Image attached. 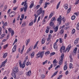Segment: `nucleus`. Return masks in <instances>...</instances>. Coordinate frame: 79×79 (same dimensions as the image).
<instances>
[{
    "label": "nucleus",
    "mask_w": 79,
    "mask_h": 79,
    "mask_svg": "<svg viewBox=\"0 0 79 79\" xmlns=\"http://www.w3.org/2000/svg\"><path fill=\"white\" fill-rule=\"evenodd\" d=\"M24 10V11L25 12H26V10H27V8H26V7H23Z\"/></svg>",
    "instance_id": "58"
},
{
    "label": "nucleus",
    "mask_w": 79,
    "mask_h": 79,
    "mask_svg": "<svg viewBox=\"0 0 79 79\" xmlns=\"http://www.w3.org/2000/svg\"><path fill=\"white\" fill-rule=\"evenodd\" d=\"M24 47H25V46H24V45H23L22 46L21 49L20 48H19L18 49V52L20 53L21 54H23V51H24Z\"/></svg>",
    "instance_id": "3"
},
{
    "label": "nucleus",
    "mask_w": 79,
    "mask_h": 79,
    "mask_svg": "<svg viewBox=\"0 0 79 79\" xmlns=\"http://www.w3.org/2000/svg\"><path fill=\"white\" fill-rule=\"evenodd\" d=\"M30 39H28L26 40L25 41V44H26V45H27L28 44H29V43L30 42Z\"/></svg>",
    "instance_id": "15"
},
{
    "label": "nucleus",
    "mask_w": 79,
    "mask_h": 79,
    "mask_svg": "<svg viewBox=\"0 0 79 79\" xmlns=\"http://www.w3.org/2000/svg\"><path fill=\"white\" fill-rule=\"evenodd\" d=\"M77 47H76L73 50V52L74 53H76V52H77Z\"/></svg>",
    "instance_id": "24"
},
{
    "label": "nucleus",
    "mask_w": 79,
    "mask_h": 79,
    "mask_svg": "<svg viewBox=\"0 0 79 79\" xmlns=\"http://www.w3.org/2000/svg\"><path fill=\"white\" fill-rule=\"evenodd\" d=\"M25 59L26 60L23 61V64H22L21 62H19V64L20 68H24L25 67V66L26 65V60L28 59V56H26L25 57Z\"/></svg>",
    "instance_id": "1"
},
{
    "label": "nucleus",
    "mask_w": 79,
    "mask_h": 79,
    "mask_svg": "<svg viewBox=\"0 0 79 79\" xmlns=\"http://www.w3.org/2000/svg\"><path fill=\"white\" fill-rule=\"evenodd\" d=\"M31 3H31V4L29 6V8L30 9L32 8V6H34V3L33 2H31Z\"/></svg>",
    "instance_id": "19"
},
{
    "label": "nucleus",
    "mask_w": 79,
    "mask_h": 79,
    "mask_svg": "<svg viewBox=\"0 0 79 79\" xmlns=\"http://www.w3.org/2000/svg\"><path fill=\"white\" fill-rule=\"evenodd\" d=\"M71 44H69L68 46L66 48V50L64 51V52H66V51L67 50L68 51L67 52H69V51L70 50V49H71Z\"/></svg>",
    "instance_id": "7"
},
{
    "label": "nucleus",
    "mask_w": 79,
    "mask_h": 79,
    "mask_svg": "<svg viewBox=\"0 0 79 79\" xmlns=\"http://www.w3.org/2000/svg\"><path fill=\"white\" fill-rule=\"evenodd\" d=\"M71 7H70L68 9L67 11V13H70V12L71 11Z\"/></svg>",
    "instance_id": "31"
},
{
    "label": "nucleus",
    "mask_w": 79,
    "mask_h": 79,
    "mask_svg": "<svg viewBox=\"0 0 79 79\" xmlns=\"http://www.w3.org/2000/svg\"><path fill=\"white\" fill-rule=\"evenodd\" d=\"M45 40H45V38H43L42 40L41 44H44L45 42Z\"/></svg>",
    "instance_id": "16"
},
{
    "label": "nucleus",
    "mask_w": 79,
    "mask_h": 79,
    "mask_svg": "<svg viewBox=\"0 0 79 79\" xmlns=\"http://www.w3.org/2000/svg\"><path fill=\"white\" fill-rule=\"evenodd\" d=\"M60 3H61V2H59L57 4V6H56V9H58V8H59V7H60Z\"/></svg>",
    "instance_id": "34"
},
{
    "label": "nucleus",
    "mask_w": 79,
    "mask_h": 79,
    "mask_svg": "<svg viewBox=\"0 0 79 79\" xmlns=\"http://www.w3.org/2000/svg\"><path fill=\"white\" fill-rule=\"evenodd\" d=\"M25 8H27V2H26V1H25V4L24 5Z\"/></svg>",
    "instance_id": "39"
},
{
    "label": "nucleus",
    "mask_w": 79,
    "mask_h": 79,
    "mask_svg": "<svg viewBox=\"0 0 79 79\" xmlns=\"http://www.w3.org/2000/svg\"><path fill=\"white\" fill-rule=\"evenodd\" d=\"M67 36H68V35H67V34H65V35H64V39H66V37H67Z\"/></svg>",
    "instance_id": "60"
},
{
    "label": "nucleus",
    "mask_w": 79,
    "mask_h": 79,
    "mask_svg": "<svg viewBox=\"0 0 79 79\" xmlns=\"http://www.w3.org/2000/svg\"><path fill=\"white\" fill-rule=\"evenodd\" d=\"M74 15H76L77 16H78L79 15V12H77L74 13Z\"/></svg>",
    "instance_id": "42"
},
{
    "label": "nucleus",
    "mask_w": 79,
    "mask_h": 79,
    "mask_svg": "<svg viewBox=\"0 0 79 79\" xmlns=\"http://www.w3.org/2000/svg\"><path fill=\"white\" fill-rule=\"evenodd\" d=\"M42 12V8L40 7L37 11V13L38 15H39Z\"/></svg>",
    "instance_id": "6"
},
{
    "label": "nucleus",
    "mask_w": 79,
    "mask_h": 79,
    "mask_svg": "<svg viewBox=\"0 0 79 79\" xmlns=\"http://www.w3.org/2000/svg\"><path fill=\"white\" fill-rule=\"evenodd\" d=\"M7 47H8V44H6L3 46V48L4 49H6V48H7Z\"/></svg>",
    "instance_id": "48"
},
{
    "label": "nucleus",
    "mask_w": 79,
    "mask_h": 79,
    "mask_svg": "<svg viewBox=\"0 0 79 79\" xmlns=\"http://www.w3.org/2000/svg\"><path fill=\"white\" fill-rule=\"evenodd\" d=\"M64 54H62L61 55L60 58V59L63 60V59H64Z\"/></svg>",
    "instance_id": "25"
},
{
    "label": "nucleus",
    "mask_w": 79,
    "mask_h": 79,
    "mask_svg": "<svg viewBox=\"0 0 79 79\" xmlns=\"http://www.w3.org/2000/svg\"><path fill=\"white\" fill-rule=\"evenodd\" d=\"M79 2V0H78L77 2H76L75 3V5H77V4H78Z\"/></svg>",
    "instance_id": "63"
},
{
    "label": "nucleus",
    "mask_w": 79,
    "mask_h": 79,
    "mask_svg": "<svg viewBox=\"0 0 79 79\" xmlns=\"http://www.w3.org/2000/svg\"><path fill=\"white\" fill-rule=\"evenodd\" d=\"M55 55V52H52L50 54L51 56H53V55Z\"/></svg>",
    "instance_id": "49"
},
{
    "label": "nucleus",
    "mask_w": 79,
    "mask_h": 79,
    "mask_svg": "<svg viewBox=\"0 0 79 79\" xmlns=\"http://www.w3.org/2000/svg\"><path fill=\"white\" fill-rule=\"evenodd\" d=\"M18 41V39H16L15 40L13 44V45H14V44H15V43L17 42Z\"/></svg>",
    "instance_id": "47"
},
{
    "label": "nucleus",
    "mask_w": 79,
    "mask_h": 79,
    "mask_svg": "<svg viewBox=\"0 0 79 79\" xmlns=\"http://www.w3.org/2000/svg\"><path fill=\"white\" fill-rule=\"evenodd\" d=\"M18 69H13V73H16L18 72Z\"/></svg>",
    "instance_id": "35"
},
{
    "label": "nucleus",
    "mask_w": 79,
    "mask_h": 79,
    "mask_svg": "<svg viewBox=\"0 0 79 79\" xmlns=\"http://www.w3.org/2000/svg\"><path fill=\"white\" fill-rule=\"evenodd\" d=\"M8 31L9 32H12V31H14L13 30H12V29L10 28H9L8 29Z\"/></svg>",
    "instance_id": "45"
},
{
    "label": "nucleus",
    "mask_w": 79,
    "mask_h": 79,
    "mask_svg": "<svg viewBox=\"0 0 79 79\" xmlns=\"http://www.w3.org/2000/svg\"><path fill=\"white\" fill-rule=\"evenodd\" d=\"M70 62H73V59L71 56H70Z\"/></svg>",
    "instance_id": "29"
},
{
    "label": "nucleus",
    "mask_w": 79,
    "mask_h": 79,
    "mask_svg": "<svg viewBox=\"0 0 79 79\" xmlns=\"http://www.w3.org/2000/svg\"><path fill=\"white\" fill-rule=\"evenodd\" d=\"M46 19H44V20L43 21L42 23H43V24H45V22H46Z\"/></svg>",
    "instance_id": "55"
},
{
    "label": "nucleus",
    "mask_w": 79,
    "mask_h": 79,
    "mask_svg": "<svg viewBox=\"0 0 79 79\" xmlns=\"http://www.w3.org/2000/svg\"><path fill=\"white\" fill-rule=\"evenodd\" d=\"M45 75H42L41 76V79H43L45 78Z\"/></svg>",
    "instance_id": "44"
},
{
    "label": "nucleus",
    "mask_w": 79,
    "mask_h": 79,
    "mask_svg": "<svg viewBox=\"0 0 79 79\" xmlns=\"http://www.w3.org/2000/svg\"><path fill=\"white\" fill-rule=\"evenodd\" d=\"M65 50V47L63 46L61 47L60 52L61 53H62V52H64Z\"/></svg>",
    "instance_id": "11"
},
{
    "label": "nucleus",
    "mask_w": 79,
    "mask_h": 79,
    "mask_svg": "<svg viewBox=\"0 0 79 79\" xmlns=\"http://www.w3.org/2000/svg\"><path fill=\"white\" fill-rule=\"evenodd\" d=\"M7 62V59H6L5 60L4 62H2V64L1 65V68L2 67H3V66H5V63Z\"/></svg>",
    "instance_id": "8"
},
{
    "label": "nucleus",
    "mask_w": 79,
    "mask_h": 79,
    "mask_svg": "<svg viewBox=\"0 0 79 79\" xmlns=\"http://www.w3.org/2000/svg\"><path fill=\"white\" fill-rule=\"evenodd\" d=\"M58 30V26H56L55 28H54V32H56Z\"/></svg>",
    "instance_id": "14"
},
{
    "label": "nucleus",
    "mask_w": 79,
    "mask_h": 79,
    "mask_svg": "<svg viewBox=\"0 0 79 79\" xmlns=\"http://www.w3.org/2000/svg\"><path fill=\"white\" fill-rule=\"evenodd\" d=\"M64 7L65 10H67L68 8V5L67 4H65L64 5Z\"/></svg>",
    "instance_id": "18"
},
{
    "label": "nucleus",
    "mask_w": 79,
    "mask_h": 79,
    "mask_svg": "<svg viewBox=\"0 0 79 79\" xmlns=\"http://www.w3.org/2000/svg\"><path fill=\"white\" fill-rule=\"evenodd\" d=\"M78 43V40H76L74 43V44H77Z\"/></svg>",
    "instance_id": "57"
},
{
    "label": "nucleus",
    "mask_w": 79,
    "mask_h": 79,
    "mask_svg": "<svg viewBox=\"0 0 79 79\" xmlns=\"http://www.w3.org/2000/svg\"><path fill=\"white\" fill-rule=\"evenodd\" d=\"M53 65L54 66H56L57 65V63H58V61L56 59H54L53 62Z\"/></svg>",
    "instance_id": "9"
},
{
    "label": "nucleus",
    "mask_w": 79,
    "mask_h": 79,
    "mask_svg": "<svg viewBox=\"0 0 79 79\" xmlns=\"http://www.w3.org/2000/svg\"><path fill=\"white\" fill-rule=\"evenodd\" d=\"M11 36H13L15 34V32H14V30L12 31V32H11Z\"/></svg>",
    "instance_id": "50"
},
{
    "label": "nucleus",
    "mask_w": 79,
    "mask_h": 79,
    "mask_svg": "<svg viewBox=\"0 0 79 79\" xmlns=\"http://www.w3.org/2000/svg\"><path fill=\"white\" fill-rule=\"evenodd\" d=\"M60 60L59 61V65H61L63 63V60L60 59Z\"/></svg>",
    "instance_id": "22"
},
{
    "label": "nucleus",
    "mask_w": 79,
    "mask_h": 79,
    "mask_svg": "<svg viewBox=\"0 0 79 79\" xmlns=\"http://www.w3.org/2000/svg\"><path fill=\"white\" fill-rule=\"evenodd\" d=\"M16 15V12L14 11H12L9 14V16L10 17H14Z\"/></svg>",
    "instance_id": "4"
},
{
    "label": "nucleus",
    "mask_w": 79,
    "mask_h": 79,
    "mask_svg": "<svg viewBox=\"0 0 79 79\" xmlns=\"http://www.w3.org/2000/svg\"><path fill=\"white\" fill-rule=\"evenodd\" d=\"M77 30H79V22L77 23Z\"/></svg>",
    "instance_id": "43"
},
{
    "label": "nucleus",
    "mask_w": 79,
    "mask_h": 79,
    "mask_svg": "<svg viewBox=\"0 0 79 79\" xmlns=\"http://www.w3.org/2000/svg\"><path fill=\"white\" fill-rule=\"evenodd\" d=\"M35 53L34 52H32V53H31V58H34V54H35Z\"/></svg>",
    "instance_id": "21"
},
{
    "label": "nucleus",
    "mask_w": 79,
    "mask_h": 79,
    "mask_svg": "<svg viewBox=\"0 0 79 79\" xmlns=\"http://www.w3.org/2000/svg\"><path fill=\"white\" fill-rule=\"evenodd\" d=\"M75 31H76V30H75V29H73L72 31V34H75Z\"/></svg>",
    "instance_id": "36"
},
{
    "label": "nucleus",
    "mask_w": 79,
    "mask_h": 79,
    "mask_svg": "<svg viewBox=\"0 0 79 79\" xmlns=\"http://www.w3.org/2000/svg\"><path fill=\"white\" fill-rule=\"evenodd\" d=\"M31 71L29 70L26 73L27 76H30L31 75Z\"/></svg>",
    "instance_id": "10"
},
{
    "label": "nucleus",
    "mask_w": 79,
    "mask_h": 79,
    "mask_svg": "<svg viewBox=\"0 0 79 79\" xmlns=\"http://www.w3.org/2000/svg\"><path fill=\"white\" fill-rule=\"evenodd\" d=\"M63 32H64V30H61L60 32V34H63Z\"/></svg>",
    "instance_id": "41"
},
{
    "label": "nucleus",
    "mask_w": 79,
    "mask_h": 79,
    "mask_svg": "<svg viewBox=\"0 0 79 79\" xmlns=\"http://www.w3.org/2000/svg\"><path fill=\"white\" fill-rule=\"evenodd\" d=\"M49 30H50V28H49L48 27H47L46 29V30L45 31L46 33H47V34H48V32H49Z\"/></svg>",
    "instance_id": "23"
},
{
    "label": "nucleus",
    "mask_w": 79,
    "mask_h": 79,
    "mask_svg": "<svg viewBox=\"0 0 79 79\" xmlns=\"http://www.w3.org/2000/svg\"><path fill=\"white\" fill-rule=\"evenodd\" d=\"M60 66L58 65H57L56 67H55V69H57L58 68H60Z\"/></svg>",
    "instance_id": "56"
},
{
    "label": "nucleus",
    "mask_w": 79,
    "mask_h": 79,
    "mask_svg": "<svg viewBox=\"0 0 79 79\" xmlns=\"http://www.w3.org/2000/svg\"><path fill=\"white\" fill-rule=\"evenodd\" d=\"M48 62V60H45L44 62L43 63V65H44L46 63H47Z\"/></svg>",
    "instance_id": "52"
},
{
    "label": "nucleus",
    "mask_w": 79,
    "mask_h": 79,
    "mask_svg": "<svg viewBox=\"0 0 79 79\" xmlns=\"http://www.w3.org/2000/svg\"><path fill=\"white\" fill-rule=\"evenodd\" d=\"M69 68H70V69H72V68H73V64L72 63H70Z\"/></svg>",
    "instance_id": "37"
},
{
    "label": "nucleus",
    "mask_w": 79,
    "mask_h": 79,
    "mask_svg": "<svg viewBox=\"0 0 79 79\" xmlns=\"http://www.w3.org/2000/svg\"><path fill=\"white\" fill-rule=\"evenodd\" d=\"M32 25H33V22H32V21L29 24V26H32Z\"/></svg>",
    "instance_id": "46"
},
{
    "label": "nucleus",
    "mask_w": 79,
    "mask_h": 79,
    "mask_svg": "<svg viewBox=\"0 0 79 79\" xmlns=\"http://www.w3.org/2000/svg\"><path fill=\"white\" fill-rule=\"evenodd\" d=\"M5 36V35L4 34H2L1 36L0 39H2V38H3Z\"/></svg>",
    "instance_id": "59"
},
{
    "label": "nucleus",
    "mask_w": 79,
    "mask_h": 79,
    "mask_svg": "<svg viewBox=\"0 0 79 79\" xmlns=\"http://www.w3.org/2000/svg\"><path fill=\"white\" fill-rule=\"evenodd\" d=\"M55 21H56V19L55 17H53L51 21L53 22H55Z\"/></svg>",
    "instance_id": "27"
},
{
    "label": "nucleus",
    "mask_w": 79,
    "mask_h": 79,
    "mask_svg": "<svg viewBox=\"0 0 79 79\" xmlns=\"http://www.w3.org/2000/svg\"><path fill=\"white\" fill-rule=\"evenodd\" d=\"M58 71H57L56 72H55L52 75V76L51 77V78H52V77H54V76H56V74H57V73H58Z\"/></svg>",
    "instance_id": "26"
},
{
    "label": "nucleus",
    "mask_w": 79,
    "mask_h": 79,
    "mask_svg": "<svg viewBox=\"0 0 79 79\" xmlns=\"http://www.w3.org/2000/svg\"><path fill=\"white\" fill-rule=\"evenodd\" d=\"M32 50V48H30L27 50V53H28L29 52H30V51H31Z\"/></svg>",
    "instance_id": "38"
},
{
    "label": "nucleus",
    "mask_w": 79,
    "mask_h": 79,
    "mask_svg": "<svg viewBox=\"0 0 79 79\" xmlns=\"http://www.w3.org/2000/svg\"><path fill=\"white\" fill-rule=\"evenodd\" d=\"M22 26H23V27H24L25 26H26V22H24L22 25Z\"/></svg>",
    "instance_id": "51"
},
{
    "label": "nucleus",
    "mask_w": 79,
    "mask_h": 79,
    "mask_svg": "<svg viewBox=\"0 0 79 79\" xmlns=\"http://www.w3.org/2000/svg\"><path fill=\"white\" fill-rule=\"evenodd\" d=\"M61 18V16L60 15L59 16V17L57 19V23H59V24H61V20H62V19Z\"/></svg>",
    "instance_id": "5"
},
{
    "label": "nucleus",
    "mask_w": 79,
    "mask_h": 79,
    "mask_svg": "<svg viewBox=\"0 0 79 79\" xmlns=\"http://www.w3.org/2000/svg\"><path fill=\"white\" fill-rule=\"evenodd\" d=\"M49 54H50V51H48L45 52V56H47V55H49Z\"/></svg>",
    "instance_id": "28"
},
{
    "label": "nucleus",
    "mask_w": 79,
    "mask_h": 79,
    "mask_svg": "<svg viewBox=\"0 0 79 79\" xmlns=\"http://www.w3.org/2000/svg\"><path fill=\"white\" fill-rule=\"evenodd\" d=\"M40 17H39L37 21V23H39V21H40Z\"/></svg>",
    "instance_id": "62"
},
{
    "label": "nucleus",
    "mask_w": 79,
    "mask_h": 79,
    "mask_svg": "<svg viewBox=\"0 0 79 79\" xmlns=\"http://www.w3.org/2000/svg\"><path fill=\"white\" fill-rule=\"evenodd\" d=\"M44 52H39L37 54L36 56H40L41 58H43V56H44Z\"/></svg>",
    "instance_id": "2"
},
{
    "label": "nucleus",
    "mask_w": 79,
    "mask_h": 79,
    "mask_svg": "<svg viewBox=\"0 0 79 79\" xmlns=\"http://www.w3.org/2000/svg\"><path fill=\"white\" fill-rule=\"evenodd\" d=\"M40 5H37L35 8H36L37 9H39V8H40Z\"/></svg>",
    "instance_id": "54"
},
{
    "label": "nucleus",
    "mask_w": 79,
    "mask_h": 79,
    "mask_svg": "<svg viewBox=\"0 0 79 79\" xmlns=\"http://www.w3.org/2000/svg\"><path fill=\"white\" fill-rule=\"evenodd\" d=\"M16 45H14V47L12 50V52H16Z\"/></svg>",
    "instance_id": "12"
},
{
    "label": "nucleus",
    "mask_w": 79,
    "mask_h": 79,
    "mask_svg": "<svg viewBox=\"0 0 79 79\" xmlns=\"http://www.w3.org/2000/svg\"><path fill=\"white\" fill-rule=\"evenodd\" d=\"M30 64V62H27L26 64V66H28Z\"/></svg>",
    "instance_id": "61"
},
{
    "label": "nucleus",
    "mask_w": 79,
    "mask_h": 79,
    "mask_svg": "<svg viewBox=\"0 0 79 79\" xmlns=\"http://www.w3.org/2000/svg\"><path fill=\"white\" fill-rule=\"evenodd\" d=\"M7 55H8V53H5L3 55V57L4 58H6L7 56Z\"/></svg>",
    "instance_id": "33"
},
{
    "label": "nucleus",
    "mask_w": 79,
    "mask_h": 79,
    "mask_svg": "<svg viewBox=\"0 0 79 79\" xmlns=\"http://www.w3.org/2000/svg\"><path fill=\"white\" fill-rule=\"evenodd\" d=\"M49 26H51V27H53L55 26V24H54V23L50 21V24H49Z\"/></svg>",
    "instance_id": "17"
},
{
    "label": "nucleus",
    "mask_w": 79,
    "mask_h": 79,
    "mask_svg": "<svg viewBox=\"0 0 79 79\" xmlns=\"http://www.w3.org/2000/svg\"><path fill=\"white\" fill-rule=\"evenodd\" d=\"M68 68V67H67V66L66 65H64V69H67Z\"/></svg>",
    "instance_id": "53"
},
{
    "label": "nucleus",
    "mask_w": 79,
    "mask_h": 79,
    "mask_svg": "<svg viewBox=\"0 0 79 79\" xmlns=\"http://www.w3.org/2000/svg\"><path fill=\"white\" fill-rule=\"evenodd\" d=\"M11 74L13 77H14V78H16V75L15 74V73L13 72Z\"/></svg>",
    "instance_id": "32"
},
{
    "label": "nucleus",
    "mask_w": 79,
    "mask_h": 79,
    "mask_svg": "<svg viewBox=\"0 0 79 79\" xmlns=\"http://www.w3.org/2000/svg\"><path fill=\"white\" fill-rule=\"evenodd\" d=\"M53 47L55 50L58 49V46H57V44L56 43H55L53 45Z\"/></svg>",
    "instance_id": "13"
},
{
    "label": "nucleus",
    "mask_w": 79,
    "mask_h": 79,
    "mask_svg": "<svg viewBox=\"0 0 79 79\" xmlns=\"http://www.w3.org/2000/svg\"><path fill=\"white\" fill-rule=\"evenodd\" d=\"M63 39L61 38H60L59 39V42L60 43H63Z\"/></svg>",
    "instance_id": "40"
},
{
    "label": "nucleus",
    "mask_w": 79,
    "mask_h": 79,
    "mask_svg": "<svg viewBox=\"0 0 79 79\" xmlns=\"http://www.w3.org/2000/svg\"><path fill=\"white\" fill-rule=\"evenodd\" d=\"M76 19V16L74 15H73L72 16L71 19L72 20H74Z\"/></svg>",
    "instance_id": "30"
},
{
    "label": "nucleus",
    "mask_w": 79,
    "mask_h": 79,
    "mask_svg": "<svg viewBox=\"0 0 79 79\" xmlns=\"http://www.w3.org/2000/svg\"><path fill=\"white\" fill-rule=\"evenodd\" d=\"M48 38L50 39H51L52 38V35L51 34H50L48 35Z\"/></svg>",
    "instance_id": "64"
},
{
    "label": "nucleus",
    "mask_w": 79,
    "mask_h": 79,
    "mask_svg": "<svg viewBox=\"0 0 79 79\" xmlns=\"http://www.w3.org/2000/svg\"><path fill=\"white\" fill-rule=\"evenodd\" d=\"M54 12H52L49 15V19H51L52 17V16H53V15H54Z\"/></svg>",
    "instance_id": "20"
}]
</instances>
